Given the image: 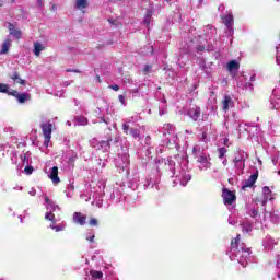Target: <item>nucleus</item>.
Wrapping results in <instances>:
<instances>
[{"label":"nucleus","mask_w":280,"mask_h":280,"mask_svg":"<svg viewBox=\"0 0 280 280\" xmlns=\"http://www.w3.org/2000/svg\"><path fill=\"white\" fill-rule=\"evenodd\" d=\"M242 240V235L237 234L236 237L231 240L230 250L235 253V255H240V242Z\"/></svg>","instance_id":"obj_5"},{"label":"nucleus","mask_w":280,"mask_h":280,"mask_svg":"<svg viewBox=\"0 0 280 280\" xmlns=\"http://www.w3.org/2000/svg\"><path fill=\"white\" fill-rule=\"evenodd\" d=\"M257 178H259V171H256L253 175H250L243 184L242 189L246 191V189L253 187L255 183H257Z\"/></svg>","instance_id":"obj_4"},{"label":"nucleus","mask_w":280,"mask_h":280,"mask_svg":"<svg viewBox=\"0 0 280 280\" xmlns=\"http://www.w3.org/2000/svg\"><path fill=\"white\" fill-rule=\"evenodd\" d=\"M50 180H52V183L55 185H58V183H60V177L58 176V166H54L51 168L50 175H49Z\"/></svg>","instance_id":"obj_10"},{"label":"nucleus","mask_w":280,"mask_h":280,"mask_svg":"<svg viewBox=\"0 0 280 280\" xmlns=\"http://www.w3.org/2000/svg\"><path fill=\"white\" fill-rule=\"evenodd\" d=\"M192 154L196 156H198V147H194L192 148Z\"/></svg>","instance_id":"obj_39"},{"label":"nucleus","mask_w":280,"mask_h":280,"mask_svg":"<svg viewBox=\"0 0 280 280\" xmlns=\"http://www.w3.org/2000/svg\"><path fill=\"white\" fill-rule=\"evenodd\" d=\"M201 139H202V141H205V139H207V132H202Z\"/></svg>","instance_id":"obj_44"},{"label":"nucleus","mask_w":280,"mask_h":280,"mask_svg":"<svg viewBox=\"0 0 280 280\" xmlns=\"http://www.w3.org/2000/svg\"><path fill=\"white\" fill-rule=\"evenodd\" d=\"M45 202L47 205H50V207L54 206V201H51V199H49V197H45Z\"/></svg>","instance_id":"obj_38"},{"label":"nucleus","mask_w":280,"mask_h":280,"mask_svg":"<svg viewBox=\"0 0 280 280\" xmlns=\"http://www.w3.org/2000/svg\"><path fill=\"white\" fill-rule=\"evenodd\" d=\"M66 72L67 73H80V70H78V69H66Z\"/></svg>","instance_id":"obj_36"},{"label":"nucleus","mask_w":280,"mask_h":280,"mask_svg":"<svg viewBox=\"0 0 280 280\" xmlns=\"http://www.w3.org/2000/svg\"><path fill=\"white\" fill-rule=\"evenodd\" d=\"M11 3H14V0H12Z\"/></svg>","instance_id":"obj_53"},{"label":"nucleus","mask_w":280,"mask_h":280,"mask_svg":"<svg viewBox=\"0 0 280 280\" xmlns=\"http://www.w3.org/2000/svg\"><path fill=\"white\" fill-rule=\"evenodd\" d=\"M221 104L223 106V112L228 113L229 107L231 106V104H233V98H231L229 95H225Z\"/></svg>","instance_id":"obj_12"},{"label":"nucleus","mask_w":280,"mask_h":280,"mask_svg":"<svg viewBox=\"0 0 280 280\" xmlns=\"http://www.w3.org/2000/svg\"><path fill=\"white\" fill-rule=\"evenodd\" d=\"M78 160V154H74V155H71L69 159H68V163L69 165H75V161Z\"/></svg>","instance_id":"obj_27"},{"label":"nucleus","mask_w":280,"mask_h":280,"mask_svg":"<svg viewBox=\"0 0 280 280\" xmlns=\"http://www.w3.org/2000/svg\"><path fill=\"white\" fill-rule=\"evenodd\" d=\"M242 250V253H246V255H250V248L246 247V245L244 243L241 244L240 247V252Z\"/></svg>","instance_id":"obj_26"},{"label":"nucleus","mask_w":280,"mask_h":280,"mask_svg":"<svg viewBox=\"0 0 280 280\" xmlns=\"http://www.w3.org/2000/svg\"><path fill=\"white\" fill-rule=\"evenodd\" d=\"M197 159V163H201L205 167H211V162L207 159V154L201 153L200 155L195 156Z\"/></svg>","instance_id":"obj_9"},{"label":"nucleus","mask_w":280,"mask_h":280,"mask_svg":"<svg viewBox=\"0 0 280 280\" xmlns=\"http://www.w3.org/2000/svg\"><path fill=\"white\" fill-rule=\"evenodd\" d=\"M110 141H113L112 138H108L106 141H102V145H107L108 148H110Z\"/></svg>","instance_id":"obj_32"},{"label":"nucleus","mask_w":280,"mask_h":280,"mask_svg":"<svg viewBox=\"0 0 280 280\" xmlns=\"http://www.w3.org/2000/svg\"><path fill=\"white\" fill-rule=\"evenodd\" d=\"M9 32H10L11 36H14L15 38H18V40H19V39L21 38V36H22L21 31L16 30V28L14 27V24H12V23H9Z\"/></svg>","instance_id":"obj_13"},{"label":"nucleus","mask_w":280,"mask_h":280,"mask_svg":"<svg viewBox=\"0 0 280 280\" xmlns=\"http://www.w3.org/2000/svg\"><path fill=\"white\" fill-rule=\"evenodd\" d=\"M166 1H171V0H166Z\"/></svg>","instance_id":"obj_56"},{"label":"nucleus","mask_w":280,"mask_h":280,"mask_svg":"<svg viewBox=\"0 0 280 280\" xmlns=\"http://www.w3.org/2000/svg\"><path fill=\"white\" fill-rule=\"evenodd\" d=\"M97 224H98L97 219L95 218L90 219V226H97Z\"/></svg>","instance_id":"obj_31"},{"label":"nucleus","mask_w":280,"mask_h":280,"mask_svg":"<svg viewBox=\"0 0 280 280\" xmlns=\"http://www.w3.org/2000/svg\"><path fill=\"white\" fill-rule=\"evenodd\" d=\"M25 159H27V155L24 154V161H25Z\"/></svg>","instance_id":"obj_50"},{"label":"nucleus","mask_w":280,"mask_h":280,"mask_svg":"<svg viewBox=\"0 0 280 280\" xmlns=\"http://www.w3.org/2000/svg\"><path fill=\"white\" fill-rule=\"evenodd\" d=\"M245 86H246V89L253 90V83H250V82H247V83L245 84Z\"/></svg>","instance_id":"obj_41"},{"label":"nucleus","mask_w":280,"mask_h":280,"mask_svg":"<svg viewBox=\"0 0 280 280\" xmlns=\"http://www.w3.org/2000/svg\"><path fill=\"white\" fill-rule=\"evenodd\" d=\"M233 14H229L223 18V23L228 28L233 27Z\"/></svg>","instance_id":"obj_15"},{"label":"nucleus","mask_w":280,"mask_h":280,"mask_svg":"<svg viewBox=\"0 0 280 280\" xmlns=\"http://www.w3.org/2000/svg\"><path fill=\"white\" fill-rule=\"evenodd\" d=\"M109 23H112V25H115V21L114 20H108Z\"/></svg>","instance_id":"obj_47"},{"label":"nucleus","mask_w":280,"mask_h":280,"mask_svg":"<svg viewBox=\"0 0 280 280\" xmlns=\"http://www.w3.org/2000/svg\"><path fill=\"white\" fill-rule=\"evenodd\" d=\"M86 240H88V242H93V240H95V235H92V236L88 237Z\"/></svg>","instance_id":"obj_43"},{"label":"nucleus","mask_w":280,"mask_h":280,"mask_svg":"<svg viewBox=\"0 0 280 280\" xmlns=\"http://www.w3.org/2000/svg\"><path fill=\"white\" fill-rule=\"evenodd\" d=\"M65 85H66V86H69V83H66Z\"/></svg>","instance_id":"obj_52"},{"label":"nucleus","mask_w":280,"mask_h":280,"mask_svg":"<svg viewBox=\"0 0 280 280\" xmlns=\"http://www.w3.org/2000/svg\"><path fill=\"white\" fill-rule=\"evenodd\" d=\"M143 23L147 25V27H150V23H152V11L147 12Z\"/></svg>","instance_id":"obj_19"},{"label":"nucleus","mask_w":280,"mask_h":280,"mask_svg":"<svg viewBox=\"0 0 280 280\" xmlns=\"http://www.w3.org/2000/svg\"><path fill=\"white\" fill-rule=\"evenodd\" d=\"M8 51H10V40H5L2 44L1 54H8Z\"/></svg>","instance_id":"obj_23"},{"label":"nucleus","mask_w":280,"mask_h":280,"mask_svg":"<svg viewBox=\"0 0 280 280\" xmlns=\"http://www.w3.org/2000/svg\"><path fill=\"white\" fill-rule=\"evenodd\" d=\"M262 195H264V200H262L264 205H266V202H268V200H272V190H270V187L265 186L262 188Z\"/></svg>","instance_id":"obj_11"},{"label":"nucleus","mask_w":280,"mask_h":280,"mask_svg":"<svg viewBox=\"0 0 280 280\" xmlns=\"http://www.w3.org/2000/svg\"><path fill=\"white\" fill-rule=\"evenodd\" d=\"M15 100H18L20 104H25L27 100H32V95L28 93H19Z\"/></svg>","instance_id":"obj_14"},{"label":"nucleus","mask_w":280,"mask_h":280,"mask_svg":"<svg viewBox=\"0 0 280 280\" xmlns=\"http://www.w3.org/2000/svg\"><path fill=\"white\" fill-rule=\"evenodd\" d=\"M278 174H279V176H280V171H278Z\"/></svg>","instance_id":"obj_54"},{"label":"nucleus","mask_w":280,"mask_h":280,"mask_svg":"<svg viewBox=\"0 0 280 280\" xmlns=\"http://www.w3.org/2000/svg\"><path fill=\"white\" fill-rule=\"evenodd\" d=\"M228 70L229 71H238L240 70V63L235 60H231L228 63Z\"/></svg>","instance_id":"obj_16"},{"label":"nucleus","mask_w":280,"mask_h":280,"mask_svg":"<svg viewBox=\"0 0 280 280\" xmlns=\"http://www.w3.org/2000/svg\"><path fill=\"white\" fill-rule=\"evenodd\" d=\"M24 172H26V174H32V172H34V168L32 166H26L24 168Z\"/></svg>","instance_id":"obj_35"},{"label":"nucleus","mask_w":280,"mask_h":280,"mask_svg":"<svg viewBox=\"0 0 280 280\" xmlns=\"http://www.w3.org/2000/svg\"><path fill=\"white\" fill-rule=\"evenodd\" d=\"M75 5L78 10H84L85 8H89V2H86V0H77Z\"/></svg>","instance_id":"obj_18"},{"label":"nucleus","mask_w":280,"mask_h":280,"mask_svg":"<svg viewBox=\"0 0 280 280\" xmlns=\"http://www.w3.org/2000/svg\"><path fill=\"white\" fill-rule=\"evenodd\" d=\"M90 275H91L92 279H102V277H104V273L102 271H97V270H91Z\"/></svg>","instance_id":"obj_20"},{"label":"nucleus","mask_w":280,"mask_h":280,"mask_svg":"<svg viewBox=\"0 0 280 280\" xmlns=\"http://www.w3.org/2000/svg\"><path fill=\"white\" fill-rule=\"evenodd\" d=\"M43 49H45V46H43V44L35 42L34 43V54L38 57L40 56V51H43Z\"/></svg>","instance_id":"obj_17"},{"label":"nucleus","mask_w":280,"mask_h":280,"mask_svg":"<svg viewBox=\"0 0 280 280\" xmlns=\"http://www.w3.org/2000/svg\"><path fill=\"white\" fill-rule=\"evenodd\" d=\"M223 143L226 145V143H229V138H225Z\"/></svg>","instance_id":"obj_46"},{"label":"nucleus","mask_w":280,"mask_h":280,"mask_svg":"<svg viewBox=\"0 0 280 280\" xmlns=\"http://www.w3.org/2000/svg\"><path fill=\"white\" fill-rule=\"evenodd\" d=\"M96 80L100 84H102V78L100 77V74H96Z\"/></svg>","instance_id":"obj_42"},{"label":"nucleus","mask_w":280,"mask_h":280,"mask_svg":"<svg viewBox=\"0 0 280 280\" xmlns=\"http://www.w3.org/2000/svg\"><path fill=\"white\" fill-rule=\"evenodd\" d=\"M7 95H11V97H15L16 100V97L19 96V92L16 90H12V91L9 90L7 92Z\"/></svg>","instance_id":"obj_28"},{"label":"nucleus","mask_w":280,"mask_h":280,"mask_svg":"<svg viewBox=\"0 0 280 280\" xmlns=\"http://www.w3.org/2000/svg\"><path fill=\"white\" fill-rule=\"evenodd\" d=\"M219 159H224L226 155V148L222 147L218 149Z\"/></svg>","instance_id":"obj_25"},{"label":"nucleus","mask_w":280,"mask_h":280,"mask_svg":"<svg viewBox=\"0 0 280 280\" xmlns=\"http://www.w3.org/2000/svg\"><path fill=\"white\" fill-rule=\"evenodd\" d=\"M201 109L200 107L196 106L188 110V116L191 117L194 121L200 119Z\"/></svg>","instance_id":"obj_8"},{"label":"nucleus","mask_w":280,"mask_h":280,"mask_svg":"<svg viewBox=\"0 0 280 280\" xmlns=\"http://www.w3.org/2000/svg\"><path fill=\"white\" fill-rule=\"evenodd\" d=\"M222 198L224 205H233L235 200H237V196H235V192L229 190V188H223L222 189Z\"/></svg>","instance_id":"obj_2"},{"label":"nucleus","mask_w":280,"mask_h":280,"mask_svg":"<svg viewBox=\"0 0 280 280\" xmlns=\"http://www.w3.org/2000/svg\"><path fill=\"white\" fill-rule=\"evenodd\" d=\"M118 100H119V102H120V104H121L122 106H126V96L119 95V96H118Z\"/></svg>","instance_id":"obj_29"},{"label":"nucleus","mask_w":280,"mask_h":280,"mask_svg":"<svg viewBox=\"0 0 280 280\" xmlns=\"http://www.w3.org/2000/svg\"><path fill=\"white\" fill-rule=\"evenodd\" d=\"M200 1V3H202V0H199Z\"/></svg>","instance_id":"obj_55"},{"label":"nucleus","mask_w":280,"mask_h":280,"mask_svg":"<svg viewBox=\"0 0 280 280\" xmlns=\"http://www.w3.org/2000/svg\"><path fill=\"white\" fill-rule=\"evenodd\" d=\"M40 128H42V132L44 135V145L46 148H49V142L51 141V132L54 130V125L50 121L43 122Z\"/></svg>","instance_id":"obj_1"},{"label":"nucleus","mask_w":280,"mask_h":280,"mask_svg":"<svg viewBox=\"0 0 280 280\" xmlns=\"http://www.w3.org/2000/svg\"><path fill=\"white\" fill-rule=\"evenodd\" d=\"M122 130L129 137H133L135 139H141V131L138 128H130V125L122 124Z\"/></svg>","instance_id":"obj_3"},{"label":"nucleus","mask_w":280,"mask_h":280,"mask_svg":"<svg viewBox=\"0 0 280 280\" xmlns=\"http://www.w3.org/2000/svg\"><path fill=\"white\" fill-rule=\"evenodd\" d=\"M0 8H3V1L0 0Z\"/></svg>","instance_id":"obj_48"},{"label":"nucleus","mask_w":280,"mask_h":280,"mask_svg":"<svg viewBox=\"0 0 280 280\" xmlns=\"http://www.w3.org/2000/svg\"><path fill=\"white\" fill-rule=\"evenodd\" d=\"M250 215H252V218H257L259 215V210L252 209Z\"/></svg>","instance_id":"obj_30"},{"label":"nucleus","mask_w":280,"mask_h":280,"mask_svg":"<svg viewBox=\"0 0 280 280\" xmlns=\"http://www.w3.org/2000/svg\"><path fill=\"white\" fill-rule=\"evenodd\" d=\"M37 2L40 4V3H43V0H38Z\"/></svg>","instance_id":"obj_49"},{"label":"nucleus","mask_w":280,"mask_h":280,"mask_svg":"<svg viewBox=\"0 0 280 280\" xmlns=\"http://www.w3.org/2000/svg\"><path fill=\"white\" fill-rule=\"evenodd\" d=\"M223 165H226V161H223Z\"/></svg>","instance_id":"obj_51"},{"label":"nucleus","mask_w":280,"mask_h":280,"mask_svg":"<svg viewBox=\"0 0 280 280\" xmlns=\"http://www.w3.org/2000/svg\"><path fill=\"white\" fill-rule=\"evenodd\" d=\"M108 89H112L113 91H119V85L117 84L108 85Z\"/></svg>","instance_id":"obj_37"},{"label":"nucleus","mask_w":280,"mask_h":280,"mask_svg":"<svg viewBox=\"0 0 280 280\" xmlns=\"http://www.w3.org/2000/svg\"><path fill=\"white\" fill-rule=\"evenodd\" d=\"M9 78L10 80H13L14 84H21L22 86H25V84H27V81H25V79H22L21 74L16 70L13 73H9Z\"/></svg>","instance_id":"obj_6"},{"label":"nucleus","mask_w":280,"mask_h":280,"mask_svg":"<svg viewBox=\"0 0 280 280\" xmlns=\"http://www.w3.org/2000/svg\"><path fill=\"white\" fill-rule=\"evenodd\" d=\"M150 69H152V66H145L144 69H143V71H144L145 73H150Z\"/></svg>","instance_id":"obj_40"},{"label":"nucleus","mask_w":280,"mask_h":280,"mask_svg":"<svg viewBox=\"0 0 280 280\" xmlns=\"http://www.w3.org/2000/svg\"><path fill=\"white\" fill-rule=\"evenodd\" d=\"M8 91H10V85L5 84V83H0V93H7Z\"/></svg>","instance_id":"obj_24"},{"label":"nucleus","mask_w":280,"mask_h":280,"mask_svg":"<svg viewBox=\"0 0 280 280\" xmlns=\"http://www.w3.org/2000/svg\"><path fill=\"white\" fill-rule=\"evenodd\" d=\"M242 229L245 233H250V231H253V225L250 222H245L242 224Z\"/></svg>","instance_id":"obj_22"},{"label":"nucleus","mask_w":280,"mask_h":280,"mask_svg":"<svg viewBox=\"0 0 280 280\" xmlns=\"http://www.w3.org/2000/svg\"><path fill=\"white\" fill-rule=\"evenodd\" d=\"M250 82H255V74L250 77Z\"/></svg>","instance_id":"obj_45"},{"label":"nucleus","mask_w":280,"mask_h":280,"mask_svg":"<svg viewBox=\"0 0 280 280\" xmlns=\"http://www.w3.org/2000/svg\"><path fill=\"white\" fill-rule=\"evenodd\" d=\"M45 220H49L50 222H52V224H56V214H54L52 212H46Z\"/></svg>","instance_id":"obj_21"},{"label":"nucleus","mask_w":280,"mask_h":280,"mask_svg":"<svg viewBox=\"0 0 280 280\" xmlns=\"http://www.w3.org/2000/svg\"><path fill=\"white\" fill-rule=\"evenodd\" d=\"M50 229H54V231H56L58 233V232L62 231L65 228H62L60 225H57V226L50 225Z\"/></svg>","instance_id":"obj_33"},{"label":"nucleus","mask_w":280,"mask_h":280,"mask_svg":"<svg viewBox=\"0 0 280 280\" xmlns=\"http://www.w3.org/2000/svg\"><path fill=\"white\" fill-rule=\"evenodd\" d=\"M233 163H235V167H237V165H240V163H242V159L236 156L233 159Z\"/></svg>","instance_id":"obj_34"},{"label":"nucleus","mask_w":280,"mask_h":280,"mask_svg":"<svg viewBox=\"0 0 280 280\" xmlns=\"http://www.w3.org/2000/svg\"><path fill=\"white\" fill-rule=\"evenodd\" d=\"M73 220L77 224L84 226L86 224V215L82 214V212H75L73 214Z\"/></svg>","instance_id":"obj_7"}]
</instances>
